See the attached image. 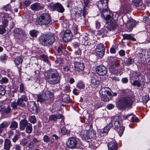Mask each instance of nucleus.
Wrapping results in <instances>:
<instances>
[{"label": "nucleus", "mask_w": 150, "mask_h": 150, "mask_svg": "<svg viewBox=\"0 0 150 150\" xmlns=\"http://www.w3.org/2000/svg\"><path fill=\"white\" fill-rule=\"evenodd\" d=\"M142 99L145 102H147L149 100V95H146L144 96L142 98Z\"/></svg>", "instance_id": "69168bd1"}, {"label": "nucleus", "mask_w": 150, "mask_h": 150, "mask_svg": "<svg viewBox=\"0 0 150 150\" xmlns=\"http://www.w3.org/2000/svg\"><path fill=\"white\" fill-rule=\"evenodd\" d=\"M111 127V124H109L103 129L100 130V132H99L97 134L98 137L100 138L101 137H103L104 135H106Z\"/></svg>", "instance_id": "4468645a"}, {"label": "nucleus", "mask_w": 150, "mask_h": 150, "mask_svg": "<svg viewBox=\"0 0 150 150\" xmlns=\"http://www.w3.org/2000/svg\"><path fill=\"white\" fill-rule=\"evenodd\" d=\"M17 103L15 102H12L11 104V107L13 109H16L17 107Z\"/></svg>", "instance_id": "680f3d73"}, {"label": "nucleus", "mask_w": 150, "mask_h": 150, "mask_svg": "<svg viewBox=\"0 0 150 150\" xmlns=\"http://www.w3.org/2000/svg\"><path fill=\"white\" fill-rule=\"evenodd\" d=\"M86 128L88 129L82 130L81 131V134L82 135V139L87 142H89V141L88 140L90 139L91 138V137L90 135V132L89 131V127L88 126Z\"/></svg>", "instance_id": "ddd939ff"}, {"label": "nucleus", "mask_w": 150, "mask_h": 150, "mask_svg": "<svg viewBox=\"0 0 150 150\" xmlns=\"http://www.w3.org/2000/svg\"><path fill=\"white\" fill-rule=\"evenodd\" d=\"M136 25L134 21L131 18H128L126 24L127 26L129 31H131L133 29V27Z\"/></svg>", "instance_id": "aec40b11"}, {"label": "nucleus", "mask_w": 150, "mask_h": 150, "mask_svg": "<svg viewBox=\"0 0 150 150\" xmlns=\"http://www.w3.org/2000/svg\"><path fill=\"white\" fill-rule=\"evenodd\" d=\"M95 70L96 73L100 76H104L108 72L107 67L102 64L96 66Z\"/></svg>", "instance_id": "9b49d317"}, {"label": "nucleus", "mask_w": 150, "mask_h": 150, "mask_svg": "<svg viewBox=\"0 0 150 150\" xmlns=\"http://www.w3.org/2000/svg\"><path fill=\"white\" fill-rule=\"evenodd\" d=\"M25 127V132L27 133L30 134L32 132L33 130V128L32 125L31 124L29 123Z\"/></svg>", "instance_id": "e433bc0d"}, {"label": "nucleus", "mask_w": 150, "mask_h": 150, "mask_svg": "<svg viewBox=\"0 0 150 150\" xmlns=\"http://www.w3.org/2000/svg\"><path fill=\"white\" fill-rule=\"evenodd\" d=\"M130 116H132L131 117V119H129V118L128 119V120H131L132 122H134L136 121V118H135L134 117L133 115L132 114H130L129 115H126V116H124L123 117V118L125 120L128 118H129Z\"/></svg>", "instance_id": "4c0bfd02"}, {"label": "nucleus", "mask_w": 150, "mask_h": 150, "mask_svg": "<svg viewBox=\"0 0 150 150\" xmlns=\"http://www.w3.org/2000/svg\"><path fill=\"white\" fill-rule=\"evenodd\" d=\"M20 136L19 134H16L12 139L13 142H15L19 138Z\"/></svg>", "instance_id": "052dcab7"}, {"label": "nucleus", "mask_w": 150, "mask_h": 150, "mask_svg": "<svg viewBox=\"0 0 150 150\" xmlns=\"http://www.w3.org/2000/svg\"><path fill=\"white\" fill-rule=\"evenodd\" d=\"M11 145V142L9 139H5L4 149L5 150H9Z\"/></svg>", "instance_id": "bb28decb"}, {"label": "nucleus", "mask_w": 150, "mask_h": 150, "mask_svg": "<svg viewBox=\"0 0 150 150\" xmlns=\"http://www.w3.org/2000/svg\"><path fill=\"white\" fill-rule=\"evenodd\" d=\"M134 62V59L130 57L125 61V64L126 66H129L132 64Z\"/></svg>", "instance_id": "2f4dec72"}, {"label": "nucleus", "mask_w": 150, "mask_h": 150, "mask_svg": "<svg viewBox=\"0 0 150 150\" xmlns=\"http://www.w3.org/2000/svg\"><path fill=\"white\" fill-rule=\"evenodd\" d=\"M30 7L31 10L33 11H37L44 8V5L38 3H35L31 5Z\"/></svg>", "instance_id": "dca6fc26"}, {"label": "nucleus", "mask_w": 150, "mask_h": 150, "mask_svg": "<svg viewBox=\"0 0 150 150\" xmlns=\"http://www.w3.org/2000/svg\"><path fill=\"white\" fill-rule=\"evenodd\" d=\"M21 98V99L24 100V101L25 102H27L28 100L27 97L25 94H23L21 95V98Z\"/></svg>", "instance_id": "0e129e2a"}, {"label": "nucleus", "mask_w": 150, "mask_h": 150, "mask_svg": "<svg viewBox=\"0 0 150 150\" xmlns=\"http://www.w3.org/2000/svg\"><path fill=\"white\" fill-rule=\"evenodd\" d=\"M28 107L31 112L34 114L37 113L39 109L37 108L36 104L34 102H31L28 103Z\"/></svg>", "instance_id": "f3484780"}, {"label": "nucleus", "mask_w": 150, "mask_h": 150, "mask_svg": "<svg viewBox=\"0 0 150 150\" xmlns=\"http://www.w3.org/2000/svg\"><path fill=\"white\" fill-rule=\"evenodd\" d=\"M0 25V34H3L6 31L5 27L6 26L5 25Z\"/></svg>", "instance_id": "de8ad7c7"}, {"label": "nucleus", "mask_w": 150, "mask_h": 150, "mask_svg": "<svg viewBox=\"0 0 150 150\" xmlns=\"http://www.w3.org/2000/svg\"><path fill=\"white\" fill-rule=\"evenodd\" d=\"M76 87L80 89H82L84 88L85 85L83 82L80 81L78 83Z\"/></svg>", "instance_id": "c03bdc74"}, {"label": "nucleus", "mask_w": 150, "mask_h": 150, "mask_svg": "<svg viewBox=\"0 0 150 150\" xmlns=\"http://www.w3.org/2000/svg\"><path fill=\"white\" fill-rule=\"evenodd\" d=\"M11 110V108L9 106H8L7 108L4 107L3 113L6 114H8L10 112Z\"/></svg>", "instance_id": "09e8293b"}, {"label": "nucleus", "mask_w": 150, "mask_h": 150, "mask_svg": "<svg viewBox=\"0 0 150 150\" xmlns=\"http://www.w3.org/2000/svg\"><path fill=\"white\" fill-rule=\"evenodd\" d=\"M8 123L7 121H4L0 124V129L2 130H4V129L7 126Z\"/></svg>", "instance_id": "a18cd8bd"}, {"label": "nucleus", "mask_w": 150, "mask_h": 150, "mask_svg": "<svg viewBox=\"0 0 150 150\" xmlns=\"http://www.w3.org/2000/svg\"><path fill=\"white\" fill-rule=\"evenodd\" d=\"M62 101L65 103H69L70 101L69 96L67 95H64L62 97Z\"/></svg>", "instance_id": "37998d69"}, {"label": "nucleus", "mask_w": 150, "mask_h": 150, "mask_svg": "<svg viewBox=\"0 0 150 150\" xmlns=\"http://www.w3.org/2000/svg\"><path fill=\"white\" fill-rule=\"evenodd\" d=\"M119 65V63L118 62L115 63L111 66V68L112 70L116 72H117V70L120 68Z\"/></svg>", "instance_id": "473e14b6"}, {"label": "nucleus", "mask_w": 150, "mask_h": 150, "mask_svg": "<svg viewBox=\"0 0 150 150\" xmlns=\"http://www.w3.org/2000/svg\"><path fill=\"white\" fill-rule=\"evenodd\" d=\"M123 39L135 41L136 39L131 34H124L123 35Z\"/></svg>", "instance_id": "c85d7f7f"}, {"label": "nucleus", "mask_w": 150, "mask_h": 150, "mask_svg": "<svg viewBox=\"0 0 150 150\" xmlns=\"http://www.w3.org/2000/svg\"><path fill=\"white\" fill-rule=\"evenodd\" d=\"M29 120L30 122L33 124L36 123V122L35 117L34 115L30 116L29 118Z\"/></svg>", "instance_id": "3c124183"}, {"label": "nucleus", "mask_w": 150, "mask_h": 150, "mask_svg": "<svg viewBox=\"0 0 150 150\" xmlns=\"http://www.w3.org/2000/svg\"><path fill=\"white\" fill-rule=\"evenodd\" d=\"M51 21V18L49 14L44 13L39 16L38 23L39 25H46L49 24Z\"/></svg>", "instance_id": "0eeeda50"}, {"label": "nucleus", "mask_w": 150, "mask_h": 150, "mask_svg": "<svg viewBox=\"0 0 150 150\" xmlns=\"http://www.w3.org/2000/svg\"><path fill=\"white\" fill-rule=\"evenodd\" d=\"M121 118L120 116H115L112 118V126L118 132L120 136L121 137L125 130L124 127L122 125Z\"/></svg>", "instance_id": "f03ea898"}, {"label": "nucleus", "mask_w": 150, "mask_h": 150, "mask_svg": "<svg viewBox=\"0 0 150 150\" xmlns=\"http://www.w3.org/2000/svg\"><path fill=\"white\" fill-rule=\"evenodd\" d=\"M23 60L20 57H17L14 59V62L16 65H19L21 64L23 62Z\"/></svg>", "instance_id": "72a5a7b5"}, {"label": "nucleus", "mask_w": 150, "mask_h": 150, "mask_svg": "<svg viewBox=\"0 0 150 150\" xmlns=\"http://www.w3.org/2000/svg\"><path fill=\"white\" fill-rule=\"evenodd\" d=\"M48 77V82L52 85L57 84L60 81V76L57 71L54 69L49 70L47 72Z\"/></svg>", "instance_id": "7ed1b4c3"}, {"label": "nucleus", "mask_w": 150, "mask_h": 150, "mask_svg": "<svg viewBox=\"0 0 150 150\" xmlns=\"http://www.w3.org/2000/svg\"><path fill=\"white\" fill-rule=\"evenodd\" d=\"M102 138V137H101L100 138H98L97 136H96V139L93 140V141H91V145L94 148H96L102 143L101 140Z\"/></svg>", "instance_id": "a211bd4d"}, {"label": "nucleus", "mask_w": 150, "mask_h": 150, "mask_svg": "<svg viewBox=\"0 0 150 150\" xmlns=\"http://www.w3.org/2000/svg\"><path fill=\"white\" fill-rule=\"evenodd\" d=\"M142 0H133L132 3L136 7L139 6L142 4Z\"/></svg>", "instance_id": "58836bf2"}, {"label": "nucleus", "mask_w": 150, "mask_h": 150, "mask_svg": "<svg viewBox=\"0 0 150 150\" xmlns=\"http://www.w3.org/2000/svg\"><path fill=\"white\" fill-rule=\"evenodd\" d=\"M132 100L130 97H126L120 98L117 102V105L120 108H123L126 106H130L132 103Z\"/></svg>", "instance_id": "6e6552de"}, {"label": "nucleus", "mask_w": 150, "mask_h": 150, "mask_svg": "<svg viewBox=\"0 0 150 150\" xmlns=\"http://www.w3.org/2000/svg\"><path fill=\"white\" fill-rule=\"evenodd\" d=\"M39 142V141L36 138H34L32 141L30 143L29 146L33 147L35 146V144L38 143Z\"/></svg>", "instance_id": "ea45409f"}, {"label": "nucleus", "mask_w": 150, "mask_h": 150, "mask_svg": "<svg viewBox=\"0 0 150 150\" xmlns=\"http://www.w3.org/2000/svg\"><path fill=\"white\" fill-rule=\"evenodd\" d=\"M53 94L48 90L44 91L42 94L37 95V100L40 102L46 101H50L53 99Z\"/></svg>", "instance_id": "39448f33"}, {"label": "nucleus", "mask_w": 150, "mask_h": 150, "mask_svg": "<svg viewBox=\"0 0 150 150\" xmlns=\"http://www.w3.org/2000/svg\"><path fill=\"white\" fill-rule=\"evenodd\" d=\"M109 0H100L97 3V6L102 13L101 16L106 21L110 20L113 21V18L112 17L110 10L108 9V4Z\"/></svg>", "instance_id": "f257e3e1"}, {"label": "nucleus", "mask_w": 150, "mask_h": 150, "mask_svg": "<svg viewBox=\"0 0 150 150\" xmlns=\"http://www.w3.org/2000/svg\"><path fill=\"white\" fill-rule=\"evenodd\" d=\"M24 84L21 83L20 85L19 90L18 91L20 93H22L24 92Z\"/></svg>", "instance_id": "13d9d810"}, {"label": "nucleus", "mask_w": 150, "mask_h": 150, "mask_svg": "<svg viewBox=\"0 0 150 150\" xmlns=\"http://www.w3.org/2000/svg\"><path fill=\"white\" fill-rule=\"evenodd\" d=\"M7 58L6 55L4 54L0 57V59L1 61H3L5 60Z\"/></svg>", "instance_id": "338daca9"}, {"label": "nucleus", "mask_w": 150, "mask_h": 150, "mask_svg": "<svg viewBox=\"0 0 150 150\" xmlns=\"http://www.w3.org/2000/svg\"><path fill=\"white\" fill-rule=\"evenodd\" d=\"M100 82L99 80L94 78L91 79L90 81V86L93 88H97L100 84Z\"/></svg>", "instance_id": "4be33fe9"}, {"label": "nucleus", "mask_w": 150, "mask_h": 150, "mask_svg": "<svg viewBox=\"0 0 150 150\" xmlns=\"http://www.w3.org/2000/svg\"><path fill=\"white\" fill-rule=\"evenodd\" d=\"M27 143V139L25 138H23L21 141L20 144L21 145H22L24 146L26 145Z\"/></svg>", "instance_id": "8fccbe9b"}, {"label": "nucleus", "mask_w": 150, "mask_h": 150, "mask_svg": "<svg viewBox=\"0 0 150 150\" xmlns=\"http://www.w3.org/2000/svg\"><path fill=\"white\" fill-rule=\"evenodd\" d=\"M108 29V28H103L101 30V33L103 35H104V36H106L107 35V34L108 32L107 30Z\"/></svg>", "instance_id": "603ef678"}, {"label": "nucleus", "mask_w": 150, "mask_h": 150, "mask_svg": "<svg viewBox=\"0 0 150 150\" xmlns=\"http://www.w3.org/2000/svg\"><path fill=\"white\" fill-rule=\"evenodd\" d=\"M138 9L140 10H144L145 9L146 6L144 4H142L141 5H139V6H138Z\"/></svg>", "instance_id": "e2e57ef3"}, {"label": "nucleus", "mask_w": 150, "mask_h": 150, "mask_svg": "<svg viewBox=\"0 0 150 150\" xmlns=\"http://www.w3.org/2000/svg\"><path fill=\"white\" fill-rule=\"evenodd\" d=\"M111 90L107 87L102 88L99 91L101 100L104 101H108L111 99L112 94Z\"/></svg>", "instance_id": "423d86ee"}, {"label": "nucleus", "mask_w": 150, "mask_h": 150, "mask_svg": "<svg viewBox=\"0 0 150 150\" xmlns=\"http://www.w3.org/2000/svg\"><path fill=\"white\" fill-rule=\"evenodd\" d=\"M61 132L63 135H69L70 134V131L66 128L65 127H63L61 129Z\"/></svg>", "instance_id": "c756f323"}, {"label": "nucleus", "mask_w": 150, "mask_h": 150, "mask_svg": "<svg viewBox=\"0 0 150 150\" xmlns=\"http://www.w3.org/2000/svg\"><path fill=\"white\" fill-rule=\"evenodd\" d=\"M18 127V124L16 121L12 122L10 126V128L11 129L13 130L17 128Z\"/></svg>", "instance_id": "c9c22d12"}, {"label": "nucleus", "mask_w": 150, "mask_h": 150, "mask_svg": "<svg viewBox=\"0 0 150 150\" xmlns=\"http://www.w3.org/2000/svg\"><path fill=\"white\" fill-rule=\"evenodd\" d=\"M132 83L133 85L138 87H139L141 85L140 82L139 81V79L134 80Z\"/></svg>", "instance_id": "864d4df0"}, {"label": "nucleus", "mask_w": 150, "mask_h": 150, "mask_svg": "<svg viewBox=\"0 0 150 150\" xmlns=\"http://www.w3.org/2000/svg\"><path fill=\"white\" fill-rule=\"evenodd\" d=\"M107 146L108 150H117L118 149L117 144L114 141L109 142Z\"/></svg>", "instance_id": "5701e85b"}, {"label": "nucleus", "mask_w": 150, "mask_h": 150, "mask_svg": "<svg viewBox=\"0 0 150 150\" xmlns=\"http://www.w3.org/2000/svg\"><path fill=\"white\" fill-rule=\"evenodd\" d=\"M1 17L2 18L3 24L7 26L8 22V20L7 19L9 17V15L5 13H1Z\"/></svg>", "instance_id": "412c9836"}, {"label": "nucleus", "mask_w": 150, "mask_h": 150, "mask_svg": "<svg viewBox=\"0 0 150 150\" xmlns=\"http://www.w3.org/2000/svg\"><path fill=\"white\" fill-rule=\"evenodd\" d=\"M39 41L41 45L49 46L52 45L54 42V37L53 35H42L39 37Z\"/></svg>", "instance_id": "20e7f679"}, {"label": "nucleus", "mask_w": 150, "mask_h": 150, "mask_svg": "<svg viewBox=\"0 0 150 150\" xmlns=\"http://www.w3.org/2000/svg\"><path fill=\"white\" fill-rule=\"evenodd\" d=\"M13 31L15 34L21 35L24 37L26 36L25 31L21 29L15 28L13 30Z\"/></svg>", "instance_id": "cd10ccee"}, {"label": "nucleus", "mask_w": 150, "mask_h": 150, "mask_svg": "<svg viewBox=\"0 0 150 150\" xmlns=\"http://www.w3.org/2000/svg\"><path fill=\"white\" fill-rule=\"evenodd\" d=\"M57 52L58 53H59V54H61L62 53V46H59L57 48Z\"/></svg>", "instance_id": "774afa93"}, {"label": "nucleus", "mask_w": 150, "mask_h": 150, "mask_svg": "<svg viewBox=\"0 0 150 150\" xmlns=\"http://www.w3.org/2000/svg\"><path fill=\"white\" fill-rule=\"evenodd\" d=\"M72 36V34L71 31L69 30H67L64 32L63 37V40L65 42H69L71 39Z\"/></svg>", "instance_id": "2eb2a0df"}, {"label": "nucleus", "mask_w": 150, "mask_h": 150, "mask_svg": "<svg viewBox=\"0 0 150 150\" xmlns=\"http://www.w3.org/2000/svg\"><path fill=\"white\" fill-rule=\"evenodd\" d=\"M6 91L4 88L2 86L0 85V95L3 96L5 95Z\"/></svg>", "instance_id": "5fc2aeb1"}, {"label": "nucleus", "mask_w": 150, "mask_h": 150, "mask_svg": "<svg viewBox=\"0 0 150 150\" xmlns=\"http://www.w3.org/2000/svg\"><path fill=\"white\" fill-rule=\"evenodd\" d=\"M8 81V79L6 77H4L0 79V83H6Z\"/></svg>", "instance_id": "6e6d98bb"}, {"label": "nucleus", "mask_w": 150, "mask_h": 150, "mask_svg": "<svg viewBox=\"0 0 150 150\" xmlns=\"http://www.w3.org/2000/svg\"><path fill=\"white\" fill-rule=\"evenodd\" d=\"M29 123L25 119L21 120L19 123L20 129L21 130H24L25 128L28 125Z\"/></svg>", "instance_id": "a878e982"}, {"label": "nucleus", "mask_w": 150, "mask_h": 150, "mask_svg": "<svg viewBox=\"0 0 150 150\" xmlns=\"http://www.w3.org/2000/svg\"><path fill=\"white\" fill-rule=\"evenodd\" d=\"M74 65L75 69L77 71H81L84 69V67L83 63L74 61Z\"/></svg>", "instance_id": "6ab92c4d"}, {"label": "nucleus", "mask_w": 150, "mask_h": 150, "mask_svg": "<svg viewBox=\"0 0 150 150\" xmlns=\"http://www.w3.org/2000/svg\"><path fill=\"white\" fill-rule=\"evenodd\" d=\"M50 9L52 11L56 10L59 12L62 13L64 11V9L62 5L58 3L54 4H51L49 6Z\"/></svg>", "instance_id": "f8f14e48"}, {"label": "nucleus", "mask_w": 150, "mask_h": 150, "mask_svg": "<svg viewBox=\"0 0 150 150\" xmlns=\"http://www.w3.org/2000/svg\"><path fill=\"white\" fill-rule=\"evenodd\" d=\"M43 140L44 142L48 143L50 141V138L48 135H45L43 137Z\"/></svg>", "instance_id": "4d7b16f0"}, {"label": "nucleus", "mask_w": 150, "mask_h": 150, "mask_svg": "<svg viewBox=\"0 0 150 150\" xmlns=\"http://www.w3.org/2000/svg\"><path fill=\"white\" fill-rule=\"evenodd\" d=\"M63 115L61 114H56V115H52L49 117V120L51 121L56 122L57 120L62 118Z\"/></svg>", "instance_id": "b1692460"}, {"label": "nucleus", "mask_w": 150, "mask_h": 150, "mask_svg": "<svg viewBox=\"0 0 150 150\" xmlns=\"http://www.w3.org/2000/svg\"><path fill=\"white\" fill-rule=\"evenodd\" d=\"M119 91L121 94L125 95H129L131 96L132 94L131 90L128 89L120 90H119Z\"/></svg>", "instance_id": "7c9ffc66"}, {"label": "nucleus", "mask_w": 150, "mask_h": 150, "mask_svg": "<svg viewBox=\"0 0 150 150\" xmlns=\"http://www.w3.org/2000/svg\"><path fill=\"white\" fill-rule=\"evenodd\" d=\"M24 101V100L19 98L17 100V103L18 105L23 107L25 105V104L23 102Z\"/></svg>", "instance_id": "a19ab883"}, {"label": "nucleus", "mask_w": 150, "mask_h": 150, "mask_svg": "<svg viewBox=\"0 0 150 150\" xmlns=\"http://www.w3.org/2000/svg\"><path fill=\"white\" fill-rule=\"evenodd\" d=\"M67 147L71 149L79 148V142L74 137L69 139L66 142Z\"/></svg>", "instance_id": "1a4fd4ad"}, {"label": "nucleus", "mask_w": 150, "mask_h": 150, "mask_svg": "<svg viewBox=\"0 0 150 150\" xmlns=\"http://www.w3.org/2000/svg\"><path fill=\"white\" fill-rule=\"evenodd\" d=\"M105 50V47L103 44L100 43L97 45L95 49V52L97 56L100 58L103 56Z\"/></svg>", "instance_id": "9d476101"}, {"label": "nucleus", "mask_w": 150, "mask_h": 150, "mask_svg": "<svg viewBox=\"0 0 150 150\" xmlns=\"http://www.w3.org/2000/svg\"><path fill=\"white\" fill-rule=\"evenodd\" d=\"M72 31L73 32L74 35H78V36L79 37V34L78 31L77 26L75 24H73L72 29Z\"/></svg>", "instance_id": "f704fd0d"}, {"label": "nucleus", "mask_w": 150, "mask_h": 150, "mask_svg": "<svg viewBox=\"0 0 150 150\" xmlns=\"http://www.w3.org/2000/svg\"><path fill=\"white\" fill-rule=\"evenodd\" d=\"M3 9L6 11H11V6L9 4H8L4 6Z\"/></svg>", "instance_id": "bf43d9fd"}, {"label": "nucleus", "mask_w": 150, "mask_h": 150, "mask_svg": "<svg viewBox=\"0 0 150 150\" xmlns=\"http://www.w3.org/2000/svg\"><path fill=\"white\" fill-rule=\"evenodd\" d=\"M40 58L41 60H43L44 62L48 63V57L46 55L44 54L41 55L40 56Z\"/></svg>", "instance_id": "49530a36"}, {"label": "nucleus", "mask_w": 150, "mask_h": 150, "mask_svg": "<svg viewBox=\"0 0 150 150\" xmlns=\"http://www.w3.org/2000/svg\"><path fill=\"white\" fill-rule=\"evenodd\" d=\"M38 32L37 31L33 30L30 31L29 32L30 36L33 37H36Z\"/></svg>", "instance_id": "79ce46f5"}, {"label": "nucleus", "mask_w": 150, "mask_h": 150, "mask_svg": "<svg viewBox=\"0 0 150 150\" xmlns=\"http://www.w3.org/2000/svg\"><path fill=\"white\" fill-rule=\"evenodd\" d=\"M129 76V80L131 83H132L134 80L139 79V74L134 71L131 72Z\"/></svg>", "instance_id": "393cba45"}]
</instances>
